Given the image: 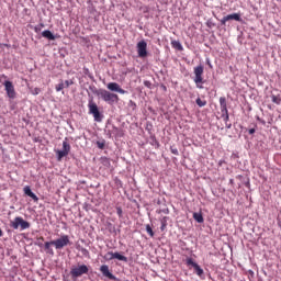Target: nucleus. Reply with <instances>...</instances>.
Returning <instances> with one entry per match:
<instances>
[{"instance_id": "58836bf2", "label": "nucleus", "mask_w": 281, "mask_h": 281, "mask_svg": "<svg viewBox=\"0 0 281 281\" xmlns=\"http://www.w3.org/2000/svg\"><path fill=\"white\" fill-rule=\"evenodd\" d=\"M122 135H123V133H122V132H120V137H122Z\"/></svg>"}, {"instance_id": "bb28decb", "label": "nucleus", "mask_w": 281, "mask_h": 281, "mask_svg": "<svg viewBox=\"0 0 281 281\" xmlns=\"http://www.w3.org/2000/svg\"><path fill=\"white\" fill-rule=\"evenodd\" d=\"M71 85H74V80H66V81H64L65 89H69V87H71Z\"/></svg>"}, {"instance_id": "9b49d317", "label": "nucleus", "mask_w": 281, "mask_h": 281, "mask_svg": "<svg viewBox=\"0 0 281 281\" xmlns=\"http://www.w3.org/2000/svg\"><path fill=\"white\" fill-rule=\"evenodd\" d=\"M4 91H7L8 98L14 100L16 98V90H14V85L12 81H4Z\"/></svg>"}, {"instance_id": "c85d7f7f", "label": "nucleus", "mask_w": 281, "mask_h": 281, "mask_svg": "<svg viewBox=\"0 0 281 281\" xmlns=\"http://www.w3.org/2000/svg\"><path fill=\"white\" fill-rule=\"evenodd\" d=\"M166 217H164V220H161V226H160V229L161 232H164V229H166Z\"/></svg>"}, {"instance_id": "f3484780", "label": "nucleus", "mask_w": 281, "mask_h": 281, "mask_svg": "<svg viewBox=\"0 0 281 281\" xmlns=\"http://www.w3.org/2000/svg\"><path fill=\"white\" fill-rule=\"evenodd\" d=\"M53 243H54V240L46 241L44 244V249H45L46 254H49L50 256H54V249L52 248V245H54Z\"/></svg>"}, {"instance_id": "6e6552de", "label": "nucleus", "mask_w": 281, "mask_h": 281, "mask_svg": "<svg viewBox=\"0 0 281 281\" xmlns=\"http://www.w3.org/2000/svg\"><path fill=\"white\" fill-rule=\"evenodd\" d=\"M137 54L139 58H146L148 56V44L146 41H140L136 45Z\"/></svg>"}, {"instance_id": "1a4fd4ad", "label": "nucleus", "mask_w": 281, "mask_h": 281, "mask_svg": "<svg viewBox=\"0 0 281 281\" xmlns=\"http://www.w3.org/2000/svg\"><path fill=\"white\" fill-rule=\"evenodd\" d=\"M69 244L70 240L68 235H63L60 238L53 240L55 249H64V247H67Z\"/></svg>"}, {"instance_id": "f8f14e48", "label": "nucleus", "mask_w": 281, "mask_h": 281, "mask_svg": "<svg viewBox=\"0 0 281 281\" xmlns=\"http://www.w3.org/2000/svg\"><path fill=\"white\" fill-rule=\"evenodd\" d=\"M187 265H188V267H193V269H194L196 276H199V278H203L204 271L202 270L201 266H199V263L194 262L193 258H188Z\"/></svg>"}, {"instance_id": "c756f323", "label": "nucleus", "mask_w": 281, "mask_h": 281, "mask_svg": "<svg viewBox=\"0 0 281 281\" xmlns=\"http://www.w3.org/2000/svg\"><path fill=\"white\" fill-rule=\"evenodd\" d=\"M227 21H229V20H227V16H224V18L221 20V25H226Z\"/></svg>"}, {"instance_id": "cd10ccee", "label": "nucleus", "mask_w": 281, "mask_h": 281, "mask_svg": "<svg viewBox=\"0 0 281 281\" xmlns=\"http://www.w3.org/2000/svg\"><path fill=\"white\" fill-rule=\"evenodd\" d=\"M97 146H98V148H100V150H104V146H105L104 140L103 142L98 140Z\"/></svg>"}, {"instance_id": "b1692460", "label": "nucleus", "mask_w": 281, "mask_h": 281, "mask_svg": "<svg viewBox=\"0 0 281 281\" xmlns=\"http://www.w3.org/2000/svg\"><path fill=\"white\" fill-rule=\"evenodd\" d=\"M271 100L274 104H281V99L280 97L276 95V94H272L271 95Z\"/></svg>"}, {"instance_id": "4468645a", "label": "nucleus", "mask_w": 281, "mask_h": 281, "mask_svg": "<svg viewBox=\"0 0 281 281\" xmlns=\"http://www.w3.org/2000/svg\"><path fill=\"white\" fill-rule=\"evenodd\" d=\"M100 271L102 276H104V278H109V280H115V276L111 273V271L109 270V266L106 265L101 266Z\"/></svg>"}, {"instance_id": "2eb2a0df", "label": "nucleus", "mask_w": 281, "mask_h": 281, "mask_svg": "<svg viewBox=\"0 0 281 281\" xmlns=\"http://www.w3.org/2000/svg\"><path fill=\"white\" fill-rule=\"evenodd\" d=\"M24 194H26V196H30V199L34 200L35 203L38 201V196L34 194V192H32V189L29 186L24 187Z\"/></svg>"}, {"instance_id": "c9c22d12", "label": "nucleus", "mask_w": 281, "mask_h": 281, "mask_svg": "<svg viewBox=\"0 0 281 281\" xmlns=\"http://www.w3.org/2000/svg\"><path fill=\"white\" fill-rule=\"evenodd\" d=\"M3 236V231L0 228V238Z\"/></svg>"}, {"instance_id": "a878e982", "label": "nucleus", "mask_w": 281, "mask_h": 281, "mask_svg": "<svg viewBox=\"0 0 281 281\" xmlns=\"http://www.w3.org/2000/svg\"><path fill=\"white\" fill-rule=\"evenodd\" d=\"M195 102H196L198 106H205L207 104V101H203V100H201V98H198L195 100Z\"/></svg>"}, {"instance_id": "39448f33", "label": "nucleus", "mask_w": 281, "mask_h": 281, "mask_svg": "<svg viewBox=\"0 0 281 281\" xmlns=\"http://www.w3.org/2000/svg\"><path fill=\"white\" fill-rule=\"evenodd\" d=\"M10 227L13 229H19V227H21V229H30V222L23 220L21 216H18L10 222Z\"/></svg>"}, {"instance_id": "aec40b11", "label": "nucleus", "mask_w": 281, "mask_h": 281, "mask_svg": "<svg viewBox=\"0 0 281 281\" xmlns=\"http://www.w3.org/2000/svg\"><path fill=\"white\" fill-rule=\"evenodd\" d=\"M171 46L173 49H178V52H183V45H181V42L179 41H171Z\"/></svg>"}, {"instance_id": "e433bc0d", "label": "nucleus", "mask_w": 281, "mask_h": 281, "mask_svg": "<svg viewBox=\"0 0 281 281\" xmlns=\"http://www.w3.org/2000/svg\"><path fill=\"white\" fill-rule=\"evenodd\" d=\"M40 240H45V238L44 237H40Z\"/></svg>"}, {"instance_id": "6ab92c4d", "label": "nucleus", "mask_w": 281, "mask_h": 281, "mask_svg": "<svg viewBox=\"0 0 281 281\" xmlns=\"http://www.w3.org/2000/svg\"><path fill=\"white\" fill-rule=\"evenodd\" d=\"M78 251H81L82 256L85 258H91V254L89 252V249L81 247L80 245L77 246Z\"/></svg>"}, {"instance_id": "5701e85b", "label": "nucleus", "mask_w": 281, "mask_h": 281, "mask_svg": "<svg viewBox=\"0 0 281 281\" xmlns=\"http://www.w3.org/2000/svg\"><path fill=\"white\" fill-rule=\"evenodd\" d=\"M146 232L150 236V238L155 237V232L153 231V227L150 226V224L146 225Z\"/></svg>"}, {"instance_id": "0eeeda50", "label": "nucleus", "mask_w": 281, "mask_h": 281, "mask_svg": "<svg viewBox=\"0 0 281 281\" xmlns=\"http://www.w3.org/2000/svg\"><path fill=\"white\" fill-rule=\"evenodd\" d=\"M57 161H63V157H67L71 153V145L67 142V138L63 142V150H57Z\"/></svg>"}, {"instance_id": "7c9ffc66", "label": "nucleus", "mask_w": 281, "mask_h": 281, "mask_svg": "<svg viewBox=\"0 0 281 281\" xmlns=\"http://www.w3.org/2000/svg\"><path fill=\"white\" fill-rule=\"evenodd\" d=\"M41 93V89L40 88H35L33 90V95H38Z\"/></svg>"}, {"instance_id": "72a5a7b5", "label": "nucleus", "mask_w": 281, "mask_h": 281, "mask_svg": "<svg viewBox=\"0 0 281 281\" xmlns=\"http://www.w3.org/2000/svg\"><path fill=\"white\" fill-rule=\"evenodd\" d=\"M150 85H151L150 81H144V86L148 87V89H150Z\"/></svg>"}, {"instance_id": "f257e3e1", "label": "nucleus", "mask_w": 281, "mask_h": 281, "mask_svg": "<svg viewBox=\"0 0 281 281\" xmlns=\"http://www.w3.org/2000/svg\"><path fill=\"white\" fill-rule=\"evenodd\" d=\"M99 98H102L104 102H108V104H115V102L120 101V97L115 93H112L108 90H99L97 93Z\"/></svg>"}, {"instance_id": "423d86ee", "label": "nucleus", "mask_w": 281, "mask_h": 281, "mask_svg": "<svg viewBox=\"0 0 281 281\" xmlns=\"http://www.w3.org/2000/svg\"><path fill=\"white\" fill-rule=\"evenodd\" d=\"M88 109L90 115H93L94 122H102V114H100V110L98 109V104L93 101H89Z\"/></svg>"}, {"instance_id": "f03ea898", "label": "nucleus", "mask_w": 281, "mask_h": 281, "mask_svg": "<svg viewBox=\"0 0 281 281\" xmlns=\"http://www.w3.org/2000/svg\"><path fill=\"white\" fill-rule=\"evenodd\" d=\"M87 273H89V267H87V265H80L70 269V276L72 280H77V278H81V276Z\"/></svg>"}, {"instance_id": "412c9836", "label": "nucleus", "mask_w": 281, "mask_h": 281, "mask_svg": "<svg viewBox=\"0 0 281 281\" xmlns=\"http://www.w3.org/2000/svg\"><path fill=\"white\" fill-rule=\"evenodd\" d=\"M193 218L194 221H196V223H203L204 218H203V214L202 213H193Z\"/></svg>"}, {"instance_id": "473e14b6", "label": "nucleus", "mask_w": 281, "mask_h": 281, "mask_svg": "<svg viewBox=\"0 0 281 281\" xmlns=\"http://www.w3.org/2000/svg\"><path fill=\"white\" fill-rule=\"evenodd\" d=\"M116 214H117L119 216H122V207H117V209H116Z\"/></svg>"}, {"instance_id": "ea45409f", "label": "nucleus", "mask_w": 281, "mask_h": 281, "mask_svg": "<svg viewBox=\"0 0 281 281\" xmlns=\"http://www.w3.org/2000/svg\"><path fill=\"white\" fill-rule=\"evenodd\" d=\"M38 247H43V244H38Z\"/></svg>"}, {"instance_id": "4be33fe9", "label": "nucleus", "mask_w": 281, "mask_h": 281, "mask_svg": "<svg viewBox=\"0 0 281 281\" xmlns=\"http://www.w3.org/2000/svg\"><path fill=\"white\" fill-rule=\"evenodd\" d=\"M63 89H65V81L60 80V82L55 86V91L60 92Z\"/></svg>"}, {"instance_id": "9d476101", "label": "nucleus", "mask_w": 281, "mask_h": 281, "mask_svg": "<svg viewBox=\"0 0 281 281\" xmlns=\"http://www.w3.org/2000/svg\"><path fill=\"white\" fill-rule=\"evenodd\" d=\"M105 260H121L122 262H128L126 256L120 255V252L109 251L104 255Z\"/></svg>"}, {"instance_id": "ddd939ff", "label": "nucleus", "mask_w": 281, "mask_h": 281, "mask_svg": "<svg viewBox=\"0 0 281 281\" xmlns=\"http://www.w3.org/2000/svg\"><path fill=\"white\" fill-rule=\"evenodd\" d=\"M108 89L109 91H115L116 93H121L122 95H124V93H126V90L122 89L120 87V83L117 82H110L108 83Z\"/></svg>"}, {"instance_id": "a211bd4d", "label": "nucleus", "mask_w": 281, "mask_h": 281, "mask_svg": "<svg viewBox=\"0 0 281 281\" xmlns=\"http://www.w3.org/2000/svg\"><path fill=\"white\" fill-rule=\"evenodd\" d=\"M226 20L228 21H243V19H240V13H232L226 15Z\"/></svg>"}, {"instance_id": "dca6fc26", "label": "nucleus", "mask_w": 281, "mask_h": 281, "mask_svg": "<svg viewBox=\"0 0 281 281\" xmlns=\"http://www.w3.org/2000/svg\"><path fill=\"white\" fill-rule=\"evenodd\" d=\"M42 36L44 38H47L48 41H56L54 33H52V31H49V30L43 31Z\"/></svg>"}, {"instance_id": "7ed1b4c3", "label": "nucleus", "mask_w": 281, "mask_h": 281, "mask_svg": "<svg viewBox=\"0 0 281 281\" xmlns=\"http://www.w3.org/2000/svg\"><path fill=\"white\" fill-rule=\"evenodd\" d=\"M203 71H204V68H203V65H199L196 67H194L193 69V74H194V82L196 85V88L198 89H203V82H205L203 80Z\"/></svg>"}, {"instance_id": "2f4dec72", "label": "nucleus", "mask_w": 281, "mask_h": 281, "mask_svg": "<svg viewBox=\"0 0 281 281\" xmlns=\"http://www.w3.org/2000/svg\"><path fill=\"white\" fill-rule=\"evenodd\" d=\"M172 155H179V149L171 147Z\"/></svg>"}, {"instance_id": "f704fd0d", "label": "nucleus", "mask_w": 281, "mask_h": 281, "mask_svg": "<svg viewBox=\"0 0 281 281\" xmlns=\"http://www.w3.org/2000/svg\"><path fill=\"white\" fill-rule=\"evenodd\" d=\"M248 133H249V135H254V133H256V130H255V128H250V130L248 131Z\"/></svg>"}, {"instance_id": "4c0bfd02", "label": "nucleus", "mask_w": 281, "mask_h": 281, "mask_svg": "<svg viewBox=\"0 0 281 281\" xmlns=\"http://www.w3.org/2000/svg\"><path fill=\"white\" fill-rule=\"evenodd\" d=\"M227 128H232V125H227Z\"/></svg>"}, {"instance_id": "20e7f679", "label": "nucleus", "mask_w": 281, "mask_h": 281, "mask_svg": "<svg viewBox=\"0 0 281 281\" xmlns=\"http://www.w3.org/2000/svg\"><path fill=\"white\" fill-rule=\"evenodd\" d=\"M221 117L225 124L229 122V111L227 110V99L225 97L220 98Z\"/></svg>"}, {"instance_id": "393cba45", "label": "nucleus", "mask_w": 281, "mask_h": 281, "mask_svg": "<svg viewBox=\"0 0 281 281\" xmlns=\"http://www.w3.org/2000/svg\"><path fill=\"white\" fill-rule=\"evenodd\" d=\"M101 162L106 166V168L111 167V160L106 157L101 158Z\"/></svg>"}]
</instances>
